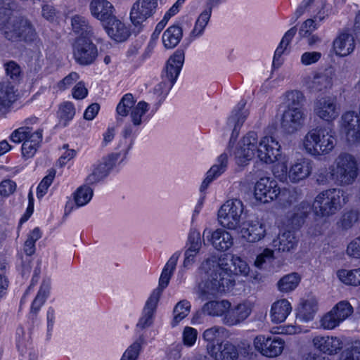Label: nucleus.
Instances as JSON below:
<instances>
[{
    "mask_svg": "<svg viewBox=\"0 0 360 360\" xmlns=\"http://www.w3.org/2000/svg\"><path fill=\"white\" fill-rule=\"evenodd\" d=\"M358 175V165L355 157L347 153H341L328 169H321L316 176L319 184L334 183L340 186L352 184Z\"/></svg>",
    "mask_w": 360,
    "mask_h": 360,
    "instance_id": "nucleus-4",
    "label": "nucleus"
},
{
    "mask_svg": "<svg viewBox=\"0 0 360 360\" xmlns=\"http://www.w3.org/2000/svg\"><path fill=\"white\" fill-rule=\"evenodd\" d=\"M191 303L186 300H181L174 308V318L172 322V326H177L185 317L188 316L191 310Z\"/></svg>",
    "mask_w": 360,
    "mask_h": 360,
    "instance_id": "nucleus-47",
    "label": "nucleus"
},
{
    "mask_svg": "<svg viewBox=\"0 0 360 360\" xmlns=\"http://www.w3.org/2000/svg\"><path fill=\"white\" fill-rule=\"evenodd\" d=\"M274 259V250L269 248H265L259 254L255 261V266L257 268L262 269L264 264L271 262Z\"/></svg>",
    "mask_w": 360,
    "mask_h": 360,
    "instance_id": "nucleus-57",
    "label": "nucleus"
},
{
    "mask_svg": "<svg viewBox=\"0 0 360 360\" xmlns=\"http://www.w3.org/2000/svg\"><path fill=\"white\" fill-rule=\"evenodd\" d=\"M281 193L277 181L271 177H262L255 184L254 196L262 203H268L276 200Z\"/></svg>",
    "mask_w": 360,
    "mask_h": 360,
    "instance_id": "nucleus-17",
    "label": "nucleus"
},
{
    "mask_svg": "<svg viewBox=\"0 0 360 360\" xmlns=\"http://www.w3.org/2000/svg\"><path fill=\"white\" fill-rule=\"evenodd\" d=\"M141 351V342L135 341L124 352L120 360H138Z\"/></svg>",
    "mask_w": 360,
    "mask_h": 360,
    "instance_id": "nucleus-52",
    "label": "nucleus"
},
{
    "mask_svg": "<svg viewBox=\"0 0 360 360\" xmlns=\"http://www.w3.org/2000/svg\"><path fill=\"white\" fill-rule=\"evenodd\" d=\"M183 36L182 28L178 25H172L167 27L162 36V41L165 49L176 47Z\"/></svg>",
    "mask_w": 360,
    "mask_h": 360,
    "instance_id": "nucleus-37",
    "label": "nucleus"
},
{
    "mask_svg": "<svg viewBox=\"0 0 360 360\" xmlns=\"http://www.w3.org/2000/svg\"><path fill=\"white\" fill-rule=\"evenodd\" d=\"M89 9L93 18L98 20L101 25L115 15L114 5L108 0H91Z\"/></svg>",
    "mask_w": 360,
    "mask_h": 360,
    "instance_id": "nucleus-27",
    "label": "nucleus"
},
{
    "mask_svg": "<svg viewBox=\"0 0 360 360\" xmlns=\"http://www.w3.org/2000/svg\"><path fill=\"white\" fill-rule=\"evenodd\" d=\"M353 312L351 304L346 301L338 302L320 319V326L324 330H333L340 325Z\"/></svg>",
    "mask_w": 360,
    "mask_h": 360,
    "instance_id": "nucleus-16",
    "label": "nucleus"
},
{
    "mask_svg": "<svg viewBox=\"0 0 360 360\" xmlns=\"http://www.w3.org/2000/svg\"><path fill=\"white\" fill-rule=\"evenodd\" d=\"M241 238L248 243H257L266 235L265 224L257 218L243 221L237 229Z\"/></svg>",
    "mask_w": 360,
    "mask_h": 360,
    "instance_id": "nucleus-20",
    "label": "nucleus"
},
{
    "mask_svg": "<svg viewBox=\"0 0 360 360\" xmlns=\"http://www.w3.org/2000/svg\"><path fill=\"white\" fill-rule=\"evenodd\" d=\"M4 69L7 77L13 82H18L22 77L21 68L18 64L14 61H9L4 64Z\"/></svg>",
    "mask_w": 360,
    "mask_h": 360,
    "instance_id": "nucleus-51",
    "label": "nucleus"
},
{
    "mask_svg": "<svg viewBox=\"0 0 360 360\" xmlns=\"http://www.w3.org/2000/svg\"><path fill=\"white\" fill-rule=\"evenodd\" d=\"M245 206L238 199L226 200L218 211V221L221 226L236 231L243 223Z\"/></svg>",
    "mask_w": 360,
    "mask_h": 360,
    "instance_id": "nucleus-13",
    "label": "nucleus"
},
{
    "mask_svg": "<svg viewBox=\"0 0 360 360\" xmlns=\"http://www.w3.org/2000/svg\"><path fill=\"white\" fill-rule=\"evenodd\" d=\"M231 309V302L227 300H210L202 306V311L211 316L221 317V320Z\"/></svg>",
    "mask_w": 360,
    "mask_h": 360,
    "instance_id": "nucleus-36",
    "label": "nucleus"
},
{
    "mask_svg": "<svg viewBox=\"0 0 360 360\" xmlns=\"http://www.w3.org/2000/svg\"><path fill=\"white\" fill-rule=\"evenodd\" d=\"M93 195L94 191L91 186L84 184L78 187L72 193V198L75 205L71 200H68L65 206V214H70L75 207L79 208L89 204L91 200Z\"/></svg>",
    "mask_w": 360,
    "mask_h": 360,
    "instance_id": "nucleus-28",
    "label": "nucleus"
},
{
    "mask_svg": "<svg viewBox=\"0 0 360 360\" xmlns=\"http://www.w3.org/2000/svg\"><path fill=\"white\" fill-rule=\"evenodd\" d=\"M11 140L16 143L23 142L22 155L25 158H32L36 153L42 140V131L40 129L24 126L19 127L11 134Z\"/></svg>",
    "mask_w": 360,
    "mask_h": 360,
    "instance_id": "nucleus-12",
    "label": "nucleus"
},
{
    "mask_svg": "<svg viewBox=\"0 0 360 360\" xmlns=\"http://www.w3.org/2000/svg\"><path fill=\"white\" fill-rule=\"evenodd\" d=\"M203 236L219 252L227 251L233 245V237L231 233L221 228L213 231L206 228L203 231Z\"/></svg>",
    "mask_w": 360,
    "mask_h": 360,
    "instance_id": "nucleus-24",
    "label": "nucleus"
},
{
    "mask_svg": "<svg viewBox=\"0 0 360 360\" xmlns=\"http://www.w3.org/2000/svg\"><path fill=\"white\" fill-rule=\"evenodd\" d=\"M202 247V240L200 231L194 228L190 229L185 245V251L200 252Z\"/></svg>",
    "mask_w": 360,
    "mask_h": 360,
    "instance_id": "nucleus-46",
    "label": "nucleus"
},
{
    "mask_svg": "<svg viewBox=\"0 0 360 360\" xmlns=\"http://www.w3.org/2000/svg\"><path fill=\"white\" fill-rule=\"evenodd\" d=\"M56 311L50 307L46 311V337L51 338L56 323Z\"/></svg>",
    "mask_w": 360,
    "mask_h": 360,
    "instance_id": "nucleus-60",
    "label": "nucleus"
},
{
    "mask_svg": "<svg viewBox=\"0 0 360 360\" xmlns=\"http://www.w3.org/2000/svg\"><path fill=\"white\" fill-rule=\"evenodd\" d=\"M226 329L222 326H213L206 329L202 333V339L206 342V350L208 354V347L210 345H218L219 338L226 336Z\"/></svg>",
    "mask_w": 360,
    "mask_h": 360,
    "instance_id": "nucleus-43",
    "label": "nucleus"
},
{
    "mask_svg": "<svg viewBox=\"0 0 360 360\" xmlns=\"http://www.w3.org/2000/svg\"><path fill=\"white\" fill-rule=\"evenodd\" d=\"M71 25L72 30L80 37L86 38L93 34V28L89 25L87 19L82 15H75L72 18Z\"/></svg>",
    "mask_w": 360,
    "mask_h": 360,
    "instance_id": "nucleus-42",
    "label": "nucleus"
},
{
    "mask_svg": "<svg viewBox=\"0 0 360 360\" xmlns=\"http://www.w3.org/2000/svg\"><path fill=\"white\" fill-rule=\"evenodd\" d=\"M161 79L162 81L160 83H158L153 89V93L155 95H156V99L158 100L160 102L162 101L166 98L168 93L172 88V86H170L167 89V86L168 79L162 78V77Z\"/></svg>",
    "mask_w": 360,
    "mask_h": 360,
    "instance_id": "nucleus-58",
    "label": "nucleus"
},
{
    "mask_svg": "<svg viewBox=\"0 0 360 360\" xmlns=\"http://www.w3.org/2000/svg\"><path fill=\"white\" fill-rule=\"evenodd\" d=\"M79 79V75L76 72H71L63 79L57 82L53 89L56 92L63 91L68 89L74 83Z\"/></svg>",
    "mask_w": 360,
    "mask_h": 360,
    "instance_id": "nucleus-49",
    "label": "nucleus"
},
{
    "mask_svg": "<svg viewBox=\"0 0 360 360\" xmlns=\"http://www.w3.org/2000/svg\"><path fill=\"white\" fill-rule=\"evenodd\" d=\"M302 149L314 158L330 154L336 146V137L332 129L317 127L310 129L302 140Z\"/></svg>",
    "mask_w": 360,
    "mask_h": 360,
    "instance_id": "nucleus-10",
    "label": "nucleus"
},
{
    "mask_svg": "<svg viewBox=\"0 0 360 360\" xmlns=\"http://www.w3.org/2000/svg\"><path fill=\"white\" fill-rule=\"evenodd\" d=\"M302 86L311 92H319L331 89L336 84L335 75L333 71L326 72H313L303 76Z\"/></svg>",
    "mask_w": 360,
    "mask_h": 360,
    "instance_id": "nucleus-15",
    "label": "nucleus"
},
{
    "mask_svg": "<svg viewBox=\"0 0 360 360\" xmlns=\"http://www.w3.org/2000/svg\"><path fill=\"white\" fill-rule=\"evenodd\" d=\"M317 311V302L314 297L303 300L297 309V318L303 322L311 321Z\"/></svg>",
    "mask_w": 360,
    "mask_h": 360,
    "instance_id": "nucleus-38",
    "label": "nucleus"
},
{
    "mask_svg": "<svg viewBox=\"0 0 360 360\" xmlns=\"http://www.w3.org/2000/svg\"><path fill=\"white\" fill-rule=\"evenodd\" d=\"M338 279L345 285L357 286L360 285V268L354 269H340L337 271Z\"/></svg>",
    "mask_w": 360,
    "mask_h": 360,
    "instance_id": "nucleus-45",
    "label": "nucleus"
},
{
    "mask_svg": "<svg viewBox=\"0 0 360 360\" xmlns=\"http://www.w3.org/2000/svg\"><path fill=\"white\" fill-rule=\"evenodd\" d=\"M314 112L321 120L330 122L339 116L340 107L335 97L325 96L315 101Z\"/></svg>",
    "mask_w": 360,
    "mask_h": 360,
    "instance_id": "nucleus-21",
    "label": "nucleus"
},
{
    "mask_svg": "<svg viewBox=\"0 0 360 360\" xmlns=\"http://www.w3.org/2000/svg\"><path fill=\"white\" fill-rule=\"evenodd\" d=\"M16 189V184L11 179H5L0 183V195L8 197Z\"/></svg>",
    "mask_w": 360,
    "mask_h": 360,
    "instance_id": "nucleus-61",
    "label": "nucleus"
},
{
    "mask_svg": "<svg viewBox=\"0 0 360 360\" xmlns=\"http://www.w3.org/2000/svg\"><path fill=\"white\" fill-rule=\"evenodd\" d=\"M354 47V37L347 33L340 34L333 41V50L337 56L341 57L349 55Z\"/></svg>",
    "mask_w": 360,
    "mask_h": 360,
    "instance_id": "nucleus-35",
    "label": "nucleus"
},
{
    "mask_svg": "<svg viewBox=\"0 0 360 360\" xmlns=\"http://www.w3.org/2000/svg\"><path fill=\"white\" fill-rule=\"evenodd\" d=\"M108 36L117 42H122L130 36V28L126 22L115 15L102 25Z\"/></svg>",
    "mask_w": 360,
    "mask_h": 360,
    "instance_id": "nucleus-25",
    "label": "nucleus"
},
{
    "mask_svg": "<svg viewBox=\"0 0 360 360\" xmlns=\"http://www.w3.org/2000/svg\"><path fill=\"white\" fill-rule=\"evenodd\" d=\"M217 4H212L210 0H207L205 7L197 16L193 27L191 31L190 37L192 39H198L204 34L212 16V8Z\"/></svg>",
    "mask_w": 360,
    "mask_h": 360,
    "instance_id": "nucleus-30",
    "label": "nucleus"
},
{
    "mask_svg": "<svg viewBox=\"0 0 360 360\" xmlns=\"http://www.w3.org/2000/svg\"><path fill=\"white\" fill-rule=\"evenodd\" d=\"M285 347V341L278 336L259 334L252 340L254 350L264 357L273 359L281 356Z\"/></svg>",
    "mask_w": 360,
    "mask_h": 360,
    "instance_id": "nucleus-14",
    "label": "nucleus"
},
{
    "mask_svg": "<svg viewBox=\"0 0 360 360\" xmlns=\"http://www.w3.org/2000/svg\"><path fill=\"white\" fill-rule=\"evenodd\" d=\"M228 164V155L225 153H221L216 158L214 163L207 171L202 183L210 186L212 181L220 177L226 171Z\"/></svg>",
    "mask_w": 360,
    "mask_h": 360,
    "instance_id": "nucleus-32",
    "label": "nucleus"
},
{
    "mask_svg": "<svg viewBox=\"0 0 360 360\" xmlns=\"http://www.w3.org/2000/svg\"><path fill=\"white\" fill-rule=\"evenodd\" d=\"M254 307L255 302L251 300H243L233 307L231 306L222 322L229 326L239 325L250 316Z\"/></svg>",
    "mask_w": 360,
    "mask_h": 360,
    "instance_id": "nucleus-23",
    "label": "nucleus"
},
{
    "mask_svg": "<svg viewBox=\"0 0 360 360\" xmlns=\"http://www.w3.org/2000/svg\"><path fill=\"white\" fill-rule=\"evenodd\" d=\"M304 101V94L299 90L288 91L283 96V103L286 109L303 110Z\"/></svg>",
    "mask_w": 360,
    "mask_h": 360,
    "instance_id": "nucleus-41",
    "label": "nucleus"
},
{
    "mask_svg": "<svg viewBox=\"0 0 360 360\" xmlns=\"http://www.w3.org/2000/svg\"><path fill=\"white\" fill-rule=\"evenodd\" d=\"M245 103L240 101L232 111L228 119V125L233 127L230 138V143L234 141L238 136L240 127L243 125L248 115L247 110L245 109Z\"/></svg>",
    "mask_w": 360,
    "mask_h": 360,
    "instance_id": "nucleus-31",
    "label": "nucleus"
},
{
    "mask_svg": "<svg viewBox=\"0 0 360 360\" xmlns=\"http://www.w3.org/2000/svg\"><path fill=\"white\" fill-rule=\"evenodd\" d=\"M312 342L316 349L329 355L337 354L343 347L342 339L336 336L318 335L313 338Z\"/></svg>",
    "mask_w": 360,
    "mask_h": 360,
    "instance_id": "nucleus-29",
    "label": "nucleus"
},
{
    "mask_svg": "<svg viewBox=\"0 0 360 360\" xmlns=\"http://www.w3.org/2000/svg\"><path fill=\"white\" fill-rule=\"evenodd\" d=\"M357 220L358 213L356 211H350L343 214L340 221V226L342 229H347L350 228Z\"/></svg>",
    "mask_w": 360,
    "mask_h": 360,
    "instance_id": "nucleus-62",
    "label": "nucleus"
},
{
    "mask_svg": "<svg viewBox=\"0 0 360 360\" xmlns=\"http://www.w3.org/2000/svg\"><path fill=\"white\" fill-rule=\"evenodd\" d=\"M307 332V330H304L300 326L288 324L278 327L277 330L275 331H271V333L285 335H293Z\"/></svg>",
    "mask_w": 360,
    "mask_h": 360,
    "instance_id": "nucleus-56",
    "label": "nucleus"
},
{
    "mask_svg": "<svg viewBox=\"0 0 360 360\" xmlns=\"http://www.w3.org/2000/svg\"><path fill=\"white\" fill-rule=\"evenodd\" d=\"M301 281V276L297 273H290L282 276L277 282V288L282 293L294 291Z\"/></svg>",
    "mask_w": 360,
    "mask_h": 360,
    "instance_id": "nucleus-40",
    "label": "nucleus"
},
{
    "mask_svg": "<svg viewBox=\"0 0 360 360\" xmlns=\"http://www.w3.org/2000/svg\"><path fill=\"white\" fill-rule=\"evenodd\" d=\"M180 255V251L175 252L172 255L164 266L159 278L158 287L152 291L145 303L141 315L136 325L139 328L144 329L151 326L153 323L160 298L164 289L169 283Z\"/></svg>",
    "mask_w": 360,
    "mask_h": 360,
    "instance_id": "nucleus-6",
    "label": "nucleus"
},
{
    "mask_svg": "<svg viewBox=\"0 0 360 360\" xmlns=\"http://www.w3.org/2000/svg\"><path fill=\"white\" fill-rule=\"evenodd\" d=\"M292 311V305L287 299H280L271 306L269 317L273 323L284 322Z\"/></svg>",
    "mask_w": 360,
    "mask_h": 360,
    "instance_id": "nucleus-33",
    "label": "nucleus"
},
{
    "mask_svg": "<svg viewBox=\"0 0 360 360\" xmlns=\"http://www.w3.org/2000/svg\"><path fill=\"white\" fill-rule=\"evenodd\" d=\"M157 110L158 107H151L144 101L136 103L134 96L131 94L124 95L116 108L118 115L122 117L129 115L133 126H127L124 130L127 127L132 128V134L127 136L131 141H132L131 136L136 133L134 128L145 126L155 115ZM123 134L124 135V131H123ZM131 142L133 143V141Z\"/></svg>",
    "mask_w": 360,
    "mask_h": 360,
    "instance_id": "nucleus-7",
    "label": "nucleus"
},
{
    "mask_svg": "<svg viewBox=\"0 0 360 360\" xmlns=\"http://www.w3.org/2000/svg\"><path fill=\"white\" fill-rule=\"evenodd\" d=\"M158 5V0L136 1L130 9V21L136 27L141 25L155 14Z\"/></svg>",
    "mask_w": 360,
    "mask_h": 360,
    "instance_id": "nucleus-19",
    "label": "nucleus"
},
{
    "mask_svg": "<svg viewBox=\"0 0 360 360\" xmlns=\"http://www.w3.org/2000/svg\"><path fill=\"white\" fill-rule=\"evenodd\" d=\"M55 172L51 171L49 173L41 180L37 188V196L39 199L42 198L47 193L48 188L52 184L54 177Z\"/></svg>",
    "mask_w": 360,
    "mask_h": 360,
    "instance_id": "nucleus-55",
    "label": "nucleus"
},
{
    "mask_svg": "<svg viewBox=\"0 0 360 360\" xmlns=\"http://www.w3.org/2000/svg\"><path fill=\"white\" fill-rule=\"evenodd\" d=\"M184 63V53L181 51H176L167 60L165 68L162 73V77L168 79L167 89L176 83Z\"/></svg>",
    "mask_w": 360,
    "mask_h": 360,
    "instance_id": "nucleus-26",
    "label": "nucleus"
},
{
    "mask_svg": "<svg viewBox=\"0 0 360 360\" xmlns=\"http://www.w3.org/2000/svg\"><path fill=\"white\" fill-rule=\"evenodd\" d=\"M200 252L185 251L184 252V260L182 263V268L179 271L178 276L181 278L184 276V271L191 269L197 262V258Z\"/></svg>",
    "mask_w": 360,
    "mask_h": 360,
    "instance_id": "nucleus-50",
    "label": "nucleus"
},
{
    "mask_svg": "<svg viewBox=\"0 0 360 360\" xmlns=\"http://www.w3.org/2000/svg\"><path fill=\"white\" fill-rule=\"evenodd\" d=\"M186 1L187 0H176L174 4L166 11L164 17L169 20L172 17L175 16L180 12Z\"/></svg>",
    "mask_w": 360,
    "mask_h": 360,
    "instance_id": "nucleus-63",
    "label": "nucleus"
},
{
    "mask_svg": "<svg viewBox=\"0 0 360 360\" xmlns=\"http://www.w3.org/2000/svg\"><path fill=\"white\" fill-rule=\"evenodd\" d=\"M274 163L273 174L283 183H300L311 175L313 168L311 161L304 158L290 164V157L283 154L281 150Z\"/></svg>",
    "mask_w": 360,
    "mask_h": 360,
    "instance_id": "nucleus-8",
    "label": "nucleus"
},
{
    "mask_svg": "<svg viewBox=\"0 0 360 360\" xmlns=\"http://www.w3.org/2000/svg\"><path fill=\"white\" fill-rule=\"evenodd\" d=\"M280 150L281 146L274 136L264 135L259 139L255 131H250L239 141L233 154L239 166L248 165L255 156L266 164H272Z\"/></svg>",
    "mask_w": 360,
    "mask_h": 360,
    "instance_id": "nucleus-2",
    "label": "nucleus"
},
{
    "mask_svg": "<svg viewBox=\"0 0 360 360\" xmlns=\"http://www.w3.org/2000/svg\"><path fill=\"white\" fill-rule=\"evenodd\" d=\"M254 354L247 340H242L238 345L230 340L220 341L218 345H210L208 355L214 360H238L240 356L251 358Z\"/></svg>",
    "mask_w": 360,
    "mask_h": 360,
    "instance_id": "nucleus-11",
    "label": "nucleus"
},
{
    "mask_svg": "<svg viewBox=\"0 0 360 360\" xmlns=\"http://www.w3.org/2000/svg\"><path fill=\"white\" fill-rule=\"evenodd\" d=\"M132 132V128L127 127L124 130V138L120 140L117 146L118 151L103 157L99 162L93 165L91 172L86 179L89 183L94 184L103 179L126 160L132 146L131 141L128 139L127 136L131 135Z\"/></svg>",
    "mask_w": 360,
    "mask_h": 360,
    "instance_id": "nucleus-9",
    "label": "nucleus"
},
{
    "mask_svg": "<svg viewBox=\"0 0 360 360\" xmlns=\"http://www.w3.org/2000/svg\"><path fill=\"white\" fill-rule=\"evenodd\" d=\"M13 7L11 0H0L1 32L9 40L34 41L37 37L34 29L27 20L12 15Z\"/></svg>",
    "mask_w": 360,
    "mask_h": 360,
    "instance_id": "nucleus-5",
    "label": "nucleus"
},
{
    "mask_svg": "<svg viewBox=\"0 0 360 360\" xmlns=\"http://www.w3.org/2000/svg\"><path fill=\"white\" fill-rule=\"evenodd\" d=\"M42 236L41 230L36 227L28 235L24 244V251L27 255H32L35 252V243Z\"/></svg>",
    "mask_w": 360,
    "mask_h": 360,
    "instance_id": "nucleus-48",
    "label": "nucleus"
},
{
    "mask_svg": "<svg viewBox=\"0 0 360 360\" xmlns=\"http://www.w3.org/2000/svg\"><path fill=\"white\" fill-rule=\"evenodd\" d=\"M321 56L319 51H306L301 55L300 62L303 65L309 66L319 61Z\"/></svg>",
    "mask_w": 360,
    "mask_h": 360,
    "instance_id": "nucleus-59",
    "label": "nucleus"
},
{
    "mask_svg": "<svg viewBox=\"0 0 360 360\" xmlns=\"http://www.w3.org/2000/svg\"><path fill=\"white\" fill-rule=\"evenodd\" d=\"M75 114V110L72 103L65 102L60 105L58 116L60 120L64 122L65 125L74 117Z\"/></svg>",
    "mask_w": 360,
    "mask_h": 360,
    "instance_id": "nucleus-53",
    "label": "nucleus"
},
{
    "mask_svg": "<svg viewBox=\"0 0 360 360\" xmlns=\"http://www.w3.org/2000/svg\"><path fill=\"white\" fill-rule=\"evenodd\" d=\"M347 201L345 193L341 189L332 188L322 191L315 198L312 207L307 202H301L297 207L294 217L289 224L296 225L300 219L304 218L313 210L317 217H328L334 214Z\"/></svg>",
    "mask_w": 360,
    "mask_h": 360,
    "instance_id": "nucleus-3",
    "label": "nucleus"
},
{
    "mask_svg": "<svg viewBox=\"0 0 360 360\" xmlns=\"http://www.w3.org/2000/svg\"><path fill=\"white\" fill-rule=\"evenodd\" d=\"M297 32L296 27H293L288 30L281 39V42L274 52L272 67L274 69L279 68L283 63V55L285 53L287 48L295 37Z\"/></svg>",
    "mask_w": 360,
    "mask_h": 360,
    "instance_id": "nucleus-34",
    "label": "nucleus"
},
{
    "mask_svg": "<svg viewBox=\"0 0 360 360\" xmlns=\"http://www.w3.org/2000/svg\"><path fill=\"white\" fill-rule=\"evenodd\" d=\"M297 240L293 232L287 231L279 233L277 239L274 240L273 245L281 252H290L295 248Z\"/></svg>",
    "mask_w": 360,
    "mask_h": 360,
    "instance_id": "nucleus-39",
    "label": "nucleus"
},
{
    "mask_svg": "<svg viewBox=\"0 0 360 360\" xmlns=\"http://www.w3.org/2000/svg\"><path fill=\"white\" fill-rule=\"evenodd\" d=\"M18 93L13 85L3 84L0 85V110L14 102Z\"/></svg>",
    "mask_w": 360,
    "mask_h": 360,
    "instance_id": "nucleus-44",
    "label": "nucleus"
},
{
    "mask_svg": "<svg viewBox=\"0 0 360 360\" xmlns=\"http://www.w3.org/2000/svg\"><path fill=\"white\" fill-rule=\"evenodd\" d=\"M230 261L222 255L217 262L208 258L201 263L198 269L200 281L193 292L197 300L202 302L225 294L235 284L234 275H248L250 266L244 259L233 254Z\"/></svg>",
    "mask_w": 360,
    "mask_h": 360,
    "instance_id": "nucleus-1",
    "label": "nucleus"
},
{
    "mask_svg": "<svg viewBox=\"0 0 360 360\" xmlns=\"http://www.w3.org/2000/svg\"><path fill=\"white\" fill-rule=\"evenodd\" d=\"M73 56L77 63L88 65L94 62L98 56L96 46L89 39L79 37L73 45Z\"/></svg>",
    "mask_w": 360,
    "mask_h": 360,
    "instance_id": "nucleus-18",
    "label": "nucleus"
},
{
    "mask_svg": "<svg viewBox=\"0 0 360 360\" xmlns=\"http://www.w3.org/2000/svg\"><path fill=\"white\" fill-rule=\"evenodd\" d=\"M306 115L304 110L285 109L281 119V127L286 134H293L304 126Z\"/></svg>",
    "mask_w": 360,
    "mask_h": 360,
    "instance_id": "nucleus-22",
    "label": "nucleus"
},
{
    "mask_svg": "<svg viewBox=\"0 0 360 360\" xmlns=\"http://www.w3.org/2000/svg\"><path fill=\"white\" fill-rule=\"evenodd\" d=\"M347 252L350 257L360 258V237L350 242L347 246Z\"/></svg>",
    "mask_w": 360,
    "mask_h": 360,
    "instance_id": "nucleus-64",
    "label": "nucleus"
},
{
    "mask_svg": "<svg viewBox=\"0 0 360 360\" xmlns=\"http://www.w3.org/2000/svg\"><path fill=\"white\" fill-rule=\"evenodd\" d=\"M198 330L192 327L186 326L182 332V342L184 346L191 347L194 346L198 338Z\"/></svg>",
    "mask_w": 360,
    "mask_h": 360,
    "instance_id": "nucleus-54",
    "label": "nucleus"
}]
</instances>
